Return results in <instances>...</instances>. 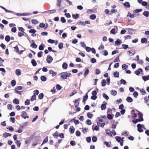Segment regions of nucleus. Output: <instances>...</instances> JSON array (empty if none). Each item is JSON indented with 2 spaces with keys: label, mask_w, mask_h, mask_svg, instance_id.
<instances>
[{
  "label": "nucleus",
  "mask_w": 149,
  "mask_h": 149,
  "mask_svg": "<svg viewBox=\"0 0 149 149\" xmlns=\"http://www.w3.org/2000/svg\"><path fill=\"white\" fill-rule=\"evenodd\" d=\"M60 75H61V78L62 79H65L67 78V77L70 76L71 73L69 72H63L61 73Z\"/></svg>",
  "instance_id": "f257e3e1"
},
{
  "label": "nucleus",
  "mask_w": 149,
  "mask_h": 149,
  "mask_svg": "<svg viewBox=\"0 0 149 149\" xmlns=\"http://www.w3.org/2000/svg\"><path fill=\"white\" fill-rule=\"evenodd\" d=\"M53 60L52 57L50 55H48L47 56L46 61L47 62L50 64L52 63Z\"/></svg>",
  "instance_id": "f03ea898"
},
{
  "label": "nucleus",
  "mask_w": 149,
  "mask_h": 149,
  "mask_svg": "<svg viewBox=\"0 0 149 149\" xmlns=\"http://www.w3.org/2000/svg\"><path fill=\"white\" fill-rule=\"evenodd\" d=\"M27 113L26 112L23 111L22 112L21 116L24 119H26V118H29V116H27Z\"/></svg>",
  "instance_id": "7ed1b4c3"
},
{
  "label": "nucleus",
  "mask_w": 149,
  "mask_h": 149,
  "mask_svg": "<svg viewBox=\"0 0 149 149\" xmlns=\"http://www.w3.org/2000/svg\"><path fill=\"white\" fill-rule=\"evenodd\" d=\"M141 125L140 124H138L137 125V127L138 131L139 132H143V130L142 129L141 127Z\"/></svg>",
  "instance_id": "20e7f679"
},
{
  "label": "nucleus",
  "mask_w": 149,
  "mask_h": 149,
  "mask_svg": "<svg viewBox=\"0 0 149 149\" xmlns=\"http://www.w3.org/2000/svg\"><path fill=\"white\" fill-rule=\"evenodd\" d=\"M143 72L142 69L141 68H139L137 70L135 71L134 73L137 75H139L140 73V72Z\"/></svg>",
  "instance_id": "39448f33"
},
{
  "label": "nucleus",
  "mask_w": 149,
  "mask_h": 149,
  "mask_svg": "<svg viewBox=\"0 0 149 149\" xmlns=\"http://www.w3.org/2000/svg\"><path fill=\"white\" fill-rule=\"evenodd\" d=\"M121 40L119 39H118L115 42V43L116 45H119L122 43Z\"/></svg>",
  "instance_id": "423d86ee"
},
{
  "label": "nucleus",
  "mask_w": 149,
  "mask_h": 149,
  "mask_svg": "<svg viewBox=\"0 0 149 149\" xmlns=\"http://www.w3.org/2000/svg\"><path fill=\"white\" fill-rule=\"evenodd\" d=\"M49 73L50 74L52 75L53 77L55 76L57 74L56 72H54L52 70H50L49 71Z\"/></svg>",
  "instance_id": "0eeeda50"
},
{
  "label": "nucleus",
  "mask_w": 149,
  "mask_h": 149,
  "mask_svg": "<svg viewBox=\"0 0 149 149\" xmlns=\"http://www.w3.org/2000/svg\"><path fill=\"white\" fill-rule=\"evenodd\" d=\"M114 115L113 114L111 115L110 114H108L107 115V118L109 120L112 119Z\"/></svg>",
  "instance_id": "6e6552de"
},
{
  "label": "nucleus",
  "mask_w": 149,
  "mask_h": 149,
  "mask_svg": "<svg viewBox=\"0 0 149 149\" xmlns=\"http://www.w3.org/2000/svg\"><path fill=\"white\" fill-rule=\"evenodd\" d=\"M31 63L33 66L35 67L37 65V63L36 61L34 59L31 60Z\"/></svg>",
  "instance_id": "1a4fd4ad"
},
{
  "label": "nucleus",
  "mask_w": 149,
  "mask_h": 149,
  "mask_svg": "<svg viewBox=\"0 0 149 149\" xmlns=\"http://www.w3.org/2000/svg\"><path fill=\"white\" fill-rule=\"evenodd\" d=\"M142 78L144 81H146L148 80H149V75H148L147 76H143L142 77Z\"/></svg>",
  "instance_id": "9d476101"
},
{
  "label": "nucleus",
  "mask_w": 149,
  "mask_h": 149,
  "mask_svg": "<svg viewBox=\"0 0 149 149\" xmlns=\"http://www.w3.org/2000/svg\"><path fill=\"white\" fill-rule=\"evenodd\" d=\"M88 93H87L85 95V96H83V102H85L86 100L88 99Z\"/></svg>",
  "instance_id": "9b49d317"
},
{
  "label": "nucleus",
  "mask_w": 149,
  "mask_h": 149,
  "mask_svg": "<svg viewBox=\"0 0 149 149\" xmlns=\"http://www.w3.org/2000/svg\"><path fill=\"white\" fill-rule=\"evenodd\" d=\"M13 102L14 104H18L19 103V101L17 99H15L13 100Z\"/></svg>",
  "instance_id": "f8f14e48"
},
{
  "label": "nucleus",
  "mask_w": 149,
  "mask_h": 149,
  "mask_svg": "<svg viewBox=\"0 0 149 149\" xmlns=\"http://www.w3.org/2000/svg\"><path fill=\"white\" fill-rule=\"evenodd\" d=\"M56 11L55 10H49L45 11L46 13H48L51 14L54 13L56 12Z\"/></svg>",
  "instance_id": "ddd939ff"
},
{
  "label": "nucleus",
  "mask_w": 149,
  "mask_h": 149,
  "mask_svg": "<svg viewBox=\"0 0 149 149\" xmlns=\"http://www.w3.org/2000/svg\"><path fill=\"white\" fill-rule=\"evenodd\" d=\"M45 45L43 43L41 44L39 47V49L40 50H43L44 49Z\"/></svg>",
  "instance_id": "4468645a"
},
{
  "label": "nucleus",
  "mask_w": 149,
  "mask_h": 149,
  "mask_svg": "<svg viewBox=\"0 0 149 149\" xmlns=\"http://www.w3.org/2000/svg\"><path fill=\"white\" fill-rule=\"evenodd\" d=\"M15 74L17 76H19L21 75V71L19 69H17L16 71Z\"/></svg>",
  "instance_id": "2eb2a0df"
},
{
  "label": "nucleus",
  "mask_w": 149,
  "mask_h": 149,
  "mask_svg": "<svg viewBox=\"0 0 149 149\" xmlns=\"http://www.w3.org/2000/svg\"><path fill=\"white\" fill-rule=\"evenodd\" d=\"M11 136V134L6 132H5L3 134V136L5 138H7L8 136Z\"/></svg>",
  "instance_id": "dca6fc26"
},
{
  "label": "nucleus",
  "mask_w": 149,
  "mask_h": 149,
  "mask_svg": "<svg viewBox=\"0 0 149 149\" xmlns=\"http://www.w3.org/2000/svg\"><path fill=\"white\" fill-rule=\"evenodd\" d=\"M143 15L146 17H148L149 15V12L147 11H145L143 12Z\"/></svg>",
  "instance_id": "f3484780"
},
{
  "label": "nucleus",
  "mask_w": 149,
  "mask_h": 149,
  "mask_svg": "<svg viewBox=\"0 0 149 149\" xmlns=\"http://www.w3.org/2000/svg\"><path fill=\"white\" fill-rule=\"evenodd\" d=\"M124 6L126 8H130V3L128 2H126L124 3Z\"/></svg>",
  "instance_id": "a211bd4d"
},
{
  "label": "nucleus",
  "mask_w": 149,
  "mask_h": 149,
  "mask_svg": "<svg viewBox=\"0 0 149 149\" xmlns=\"http://www.w3.org/2000/svg\"><path fill=\"white\" fill-rule=\"evenodd\" d=\"M119 74L118 72L116 71L113 73V76L115 77H118L119 76Z\"/></svg>",
  "instance_id": "6ab92c4d"
},
{
  "label": "nucleus",
  "mask_w": 149,
  "mask_h": 149,
  "mask_svg": "<svg viewBox=\"0 0 149 149\" xmlns=\"http://www.w3.org/2000/svg\"><path fill=\"white\" fill-rule=\"evenodd\" d=\"M72 17L74 19H77L79 17V15L77 13L74 14H72Z\"/></svg>",
  "instance_id": "aec40b11"
},
{
  "label": "nucleus",
  "mask_w": 149,
  "mask_h": 149,
  "mask_svg": "<svg viewBox=\"0 0 149 149\" xmlns=\"http://www.w3.org/2000/svg\"><path fill=\"white\" fill-rule=\"evenodd\" d=\"M97 124L99 126L101 127H104L105 125V123H101L100 122H97Z\"/></svg>",
  "instance_id": "412c9836"
},
{
  "label": "nucleus",
  "mask_w": 149,
  "mask_h": 149,
  "mask_svg": "<svg viewBox=\"0 0 149 149\" xmlns=\"http://www.w3.org/2000/svg\"><path fill=\"white\" fill-rule=\"evenodd\" d=\"M127 101L129 102H132L133 100L132 98L130 97H127L126 99Z\"/></svg>",
  "instance_id": "4be33fe9"
},
{
  "label": "nucleus",
  "mask_w": 149,
  "mask_h": 149,
  "mask_svg": "<svg viewBox=\"0 0 149 149\" xmlns=\"http://www.w3.org/2000/svg\"><path fill=\"white\" fill-rule=\"evenodd\" d=\"M48 141V136H47L43 140L41 145H43L45 143L47 142Z\"/></svg>",
  "instance_id": "5701e85b"
},
{
  "label": "nucleus",
  "mask_w": 149,
  "mask_h": 149,
  "mask_svg": "<svg viewBox=\"0 0 149 149\" xmlns=\"http://www.w3.org/2000/svg\"><path fill=\"white\" fill-rule=\"evenodd\" d=\"M144 100L145 101V103L149 107V102L148 101V98L146 96L144 97Z\"/></svg>",
  "instance_id": "b1692460"
},
{
  "label": "nucleus",
  "mask_w": 149,
  "mask_h": 149,
  "mask_svg": "<svg viewBox=\"0 0 149 149\" xmlns=\"http://www.w3.org/2000/svg\"><path fill=\"white\" fill-rule=\"evenodd\" d=\"M40 79L42 81H45L46 80L47 78L44 76H42L40 77Z\"/></svg>",
  "instance_id": "393cba45"
},
{
  "label": "nucleus",
  "mask_w": 149,
  "mask_h": 149,
  "mask_svg": "<svg viewBox=\"0 0 149 149\" xmlns=\"http://www.w3.org/2000/svg\"><path fill=\"white\" fill-rule=\"evenodd\" d=\"M36 100V96L35 95V93H34L33 95L31 97V101H33L34 100Z\"/></svg>",
  "instance_id": "a878e982"
},
{
  "label": "nucleus",
  "mask_w": 149,
  "mask_h": 149,
  "mask_svg": "<svg viewBox=\"0 0 149 149\" xmlns=\"http://www.w3.org/2000/svg\"><path fill=\"white\" fill-rule=\"evenodd\" d=\"M111 93L112 95L115 96L117 94V91L114 90H112L111 91Z\"/></svg>",
  "instance_id": "bb28decb"
},
{
  "label": "nucleus",
  "mask_w": 149,
  "mask_h": 149,
  "mask_svg": "<svg viewBox=\"0 0 149 149\" xmlns=\"http://www.w3.org/2000/svg\"><path fill=\"white\" fill-rule=\"evenodd\" d=\"M115 139L116 141L118 142H120L122 141L121 139V138L120 136H116L115 137Z\"/></svg>",
  "instance_id": "cd10ccee"
},
{
  "label": "nucleus",
  "mask_w": 149,
  "mask_h": 149,
  "mask_svg": "<svg viewBox=\"0 0 149 149\" xmlns=\"http://www.w3.org/2000/svg\"><path fill=\"white\" fill-rule=\"evenodd\" d=\"M18 147L19 148L21 145V143L19 141L17 140L15 142Z\"/></svg>",
  "instance_id": "c85d7f7f"
},
{
  "label": "nucleus",
  "mask_w": 149,
  "mask_h": 149,
  "mask_svg": "<svg viewBox=\"0 0 149 149\" xmlns=\"http://www.w3.org/2000/svg\"><path fill=\"white\" fill-rule=\"evenodd\" d=\"M106 105L105 104H102L100 107L101 110H105L106 108Z\"/></svg>",
  "instance_id": "c756f323"
},
{
  "label": "nucleus",
  "mask_w": 149,
  "mask_h": 149,
  "mask_svg": "<svg viewBox=\"0 0 149 149\" xmlns=\"http://www.w3.org/2000/svg\"><path fill=\"white\" fill-rule=\"evenodd\" d=\"M5 40L7 42H9L10 40V37L8 35H7L5 37Z\"/></svg>",
  "instance_id": "7c9ffc66"
},
{
  "label": "nucleus",
  "mask_w": 149,
  "mask_h": 149,
  "mask_svg": "<svg viewBox=\"0 0 149 149\" xmlns=\"http://www.w3.org/2000/svg\"><path fill=\"white\" fill-rule=\"evenodd\" d=\"M22 89V87L21 86H18L16 87L15 89V91H17L18 90H21Z\"/></svg>",
  "instance_id": "2f4dec72"
},
{
  "label": "nucleus",
  "mask_w": 149,
  "mask_h": 149,
  "mask_svg": "<svg viewBox=\"0 0 149 149\" xmlns=\"http://www.w3.org/2000/svg\"><path fill=\"white\" fill-rule=\"evenodd\" d=\"M90 18L91 19L94 20L96 18V16L95 14H92L90 16Z\"/></svg>",
  "instance_id": "473e14b6"
},
{
  "label": "nucleus",
  "mask_w": 149,
  "mask_h": 149,
  "mask_svg": "<svg viewBox=\"0 0 149 149\" xmlns=\"http://www.w3.org/2000/svg\"><path fill=\"white\" fill-rule=\"evenodd\" d=\"M68 65L66 63H64L62 65V67L63 68L66 69L67 68Z\"/></svg>",
  "instance_id": "72a5a7b5"
},
{
  "label": "nucleus",
  "mask_w": 149,
  "mask_h": 149,
  "mask_svg": "<svg viewBox=\"0 0 149 149\" xmlns=\"http://www.w3.org/2000/svg\"><path fill=\"white\" fill-rule=\"evenodd\" d=\"M102 96L103 97L107 100H108L109 99V96L105 93H103L102 94Z\"/></svg>",
  "instance_id": "f704fd0d"
},
{
  "label": "nucleus",
  "mask_w": 149,
  "mask_h": 149,
  "mask_svg": "<svg viewBox=\"0 0 149 149\" xmlns=\"http://www.w3.org/2000/svg\"><path fill=\"white\" fill-rule=\"evenodd\" d=\"M89 71L88 69H87L86 70L84 74V77H85L89 73Z\"/></svg>",
  "instance_id": "c9c22d12"
},
{
  "label": "nucleus",
  "mask_w": 149,
  "mask_h": 149,
  "mask_svg": "<svg viewBox=\"0 0 149 149\" xmlns=\"http://www.w3.org/2000/svg\"><path fill=\"white\" fill-rule=\"evenodd\" d=\"M132 95L135 98H137L138 96V93L136 91L134 92Z\"/></svg>",
  "instance_id": "e433bc0d"
},
{
  "label": "nucleus",
  "mask_w": 149,
  "mask_h": 149,
  "mask_svg": "<svg viewBox=\"0 0 149 149\" xmlns=\"http://www.w3.org/2000/svg\"><path fill=\"white\" fill-rule=\"evenodd\" d=\"M62 2L61 0H57V5L59 7L61 6V3Z\"/></svg>",
  "instance_id": "4c0bfd02"
},
{
  "label": "nucleus",
  "mask_w": 149,
  "mask_h": 149,
  "mask_svg": "<svg viewBox=\"0 0 149 149\" xmlns=\"http://www.w3.org/2000/svg\"><path fill=\"white\" fill-rule=\"evenodd\" d=\"M106 81L105 79L102 80V86H104L106 85Z\"/></svg>",
  "instance_id": "58836bf2"
},
{
  "label": "nucleus",
  "mask_w": 149,
  "mask_h": 149,
  "mask_svg": "<svg viewBox=\"0 0 149 149\" xmlns=\"http://www.w3.org/2000/svg\"><path fill=\"white\" fill-rule=\"evenodd\" d=\"M109 143L111 144V142H108L107 141H104V144L106 145L107 147L109 148L110 147L111 145L110 144H109Z\"/></svg>",
  "instance_id": "ea45409f"
},
{
  "label": "nucleus",
  "mask_w": 149,
  "mask_h": 149,
  "mask_svg": "<svg viewBox=\"0 0 149 149\" xmlns=\"http://www.w3.org/2000/svg\"><path fill=\"white\" fill-rule=\"evenodd\" d=\"M11 85L12 86H15L16 84V82L15 80H12L11 82Z\"/></svg>",
  "instance_id": "a19ab883"
},
{
  "label": "nucleus",
  "mask_w": 149,
  "mask_h": 149,
  "mask_svg": "<svg viewBox=\"0 0 149 149\" xmlns=\"http://www.w3.org/2000/svg\"><path fill=\"white\" fill-rule=\"evenodd\" d=\"M127 17H130L131 18H133L135 16L134 15H132L131 13H128Z\"/></svg>",
  "instance_id": "79ce46f5"
},
{
  "label": "nucleus",
  "mask_w": 149,
  "mask_h": 149,
  "mask_svg": "<svg viewBox=\"0 0 149 149\" xmlns=\"http://www.w3.org/2000/svg\"><path fill=\"white\" fill-rule=\"evenodd\" d=\"M106 134L108 135H110L112 137V136L111 134H110L111 131L109 130H106Z\"/></svg>",
  "instance_id": "37998d69"
},
{
  "label": "nucleus",
  "mask_w": 149,
  "mask_h": 149,
  "mask_svg": "<svg viewBox=\"0 0 149 149\" xmlns=\"http://www.w3.org/2000/svg\"><path fill=\"white\" fill-rule=\"evenodd\" d=\"M117 12V10L115 9L111 10L110 13H109V15H111L112 13H115Z\"/></svg>",
  "instance_id": "c03bdc74"
},
{
  "label": "nucleus",
  "mask_w": 149,
  "mask_h": 149,
  "mask_svg": "<svg viewBox=\"0 0 149 149\" xmlns=\"http://www.w3.org/2000/svg\"><path fill=\"white\" fill-rule=\"evenodd\" d=\"M128 65L125 64H123L122 66V68L123 70H125L128 68Z\"/></svg>",
  "instance_id": "a18cd8bd"
},
{
  "label": "nucleus",
  "mask_w": 149,
  "mask_h": 149,
  "mask_svg": "<svg viewBox=\"0 0 149 149\" xmlns=\"http://www.w3.org/2000/svg\"><path fill=\"white\" fill-rule=\"evenodd\" d=\"M142 10V9H136L135 10H134V13H139Z\"/></svg>",
  "instance_id": "49530a36"
},
{
  "label": "nucleus",
  "mask_w": 149,
  "mask_h": 149,
  "mask_svg": "<svg viewBox=\"0 0 149 149\" xmlns=\"http://www.w3.org/2000/svg\"><path fill=\"white\" fill-rule=\"evenodd\" d=\"M31 47L33 48H36L37 47V45L35 43H32L30 45Z\"/></svg>",
  "instance_id": "de8ad7c7"
},
{
  "label": "nucleus",
  "mask_w": 149,
  "mask_h": 149,
  "mask_svg": "<svg viewBox=\"0 0 149 149\" xmlns=\"http://www.w3.org/2000/svg\"><path fill=\"white\" fill-rule=\"evenodd\" d=\"M147 41V39L146 38H142L141 39V42L142 43H144Z\"/></svg>",
  "instance_id": "09e8293b"
},
{
  "label": "nucleus",
  "mask_w": 149,
  "mask_h": 149,
  "mask_svg": "<svg viewBox=\"0 0 149 149\" xmlns=\"http://www.w3.org/2000/svg\"><path fill=\"white\" fill-rule=\"evenodd\" d=\"M30 104V101L29 100L26 99L25 102V104L26 105H29Z\"/></svg>",
  "instance_id": "8fccbe9b"
},
{
  "label": "nucleus",
  "mask_w": 149,
  "mask_h": 149,
  "mask_svg": "<svg viewBox=\"0 0 149 149\" xmlns=\"http://www.w3.org/2000/svg\"><path fill=\"white\" fill-rule=\"evenodd\" d=\"M122 46L123 47V48L125 49H126L127 48H130V47H128V45H127L122 44Z\"/></svg>",
  "instance_id": "3c124183"
},
{
  "label": "nucleus",
  "mask_w": 149,
  "mask_h": 149,
  "mask_svg": "<svg viewBox=\"0 0 149 149\" xmlns=\"http://www.w3.org/2000/svg\"><path fill=\"white\" fill-rule=\"evenodd\" d=\"M61 21L63 23H65L66 22V20L64 17H61Z\"/></svg>",
  "instance_id": "603ef678"
},
{
  "label": "nucleus",
  "mask_w": 149,
  "mask_h": 149,
  "mask_svg": "<svg viewBox=\"0 0 149 149\" xmlns=\"http://www.w3.org/2000/svg\"><path fill=\"white\" fill-rule=\"evenodd\" d=\"M44 97V94L43 93H40L38 95V98L39 99H41L43 98Z\"/></svg>",
  "instance_id": "864d4df0"
},
{
  "label": "nucleus",
  "mask_w": 149,
  "mask_h": 149,
  "mask_svg": "<svg viewBox=\"0 0 149 149\" xmlns=\"http://www.w3.org/2000/svg\"><path fill=\"white\" fill-rule=\"evenodd\" d=\"M88 130V128H84L82 129V132L84 134H86L87 132V130Z\"/></svg>",
  "instance_id": "5fc2aeb1"
},
{
  "label": "nucleus",
  "mask_w": 149,
  "mask_h": 149,
  "mask_svg": "<svg viewBox=\"0 0 149 149\" xmlns=\"http://www.w3.org/2000/svg\"><path fill=\"white\" fill-rule=\"evenodd\" d=\"M92 141L93 142H95L97 141V138L95 136H93L92 138Z\"/></svg>",
  "instance_id": "6e6d98bb"
},
{
  "label": "nucleus",
  "mask_w": 149,
  "mask_h": 149,
  "mask_svg": "<svg viewBox=\"0 0 149 149\" xmlns=\"http://www.w3.org/2000/svg\"><path fill=\"white\" fill-rule=\"evenodd\" d=\"M70 131L71 133L73 134L74 131L75 129L74 127L70 128Z\"/></svg>",
  "instance_id": "4d7b16f0"
},
{
  "label": "nucleus",
  "mask_w": 149,
  "mask_h": 149,
  "mask_svg": "<svg viewBox=\"0 0 149 149\" xmlns=\"http://www.w3.org/2000/svg\"><path fill=\"white\" fill-rule=\"evenodd\" d=\"M148 3L146 1H143L142 2L141 5L142 6H147Z\"/></svg>",
  "instance_id": "13d9d810"
},
{
  "label": "nucleus",
  "mask_w": 149,
  "mask_h": 149,
  "mask_svg": "<svg viewBox=\"0 0 149 149\" xmlns=\"http://www.w3.org/2000/svg\"><path fill=\"white\" fill-rule=\"evenodd\" d=\"M58 133L56 131L53 134V136L55 138H57L58 137Z\"/></svg>",
  "instance_id": "bf43d9fd"
},
{
  "label": "nucleus",
  "mask_w": 149,
  "mask_h": 149,
  "mask_svg": "<svg viewBox=\"0 0 149 149\" xmlns=\"http://www.w3.org/2000/svg\"><path fill=\"white\" fill-rule=\"evenodd\" d=\"M63 43L60 42L58 44V48H59V49H61L63 48Z\"/></svg>",
  "instance_id": "052dcab7"
},
{
  "label": "nucleus",
  "mask_w": 149,
  "mask_h": 149,
  "mask_svg": "<svg viewBox=\"0 0 149 149\" xmlns=\"http://www.w3.org/2000/svg\"><path fill=\"white\" fill-rule=\"evenodd\" d=\"M121 84H123L124 85H125L126 83V81L123 79H121L120 81Z\"/></svg>",
  "instance_id": "680f3d73"
},
{
  "label": "nucleus",
  "mask_w": 149,
  "mask_h": 149,
  "mask_svg": "<svg viewBox=\"0 0 149 149\" xmlns=\"http://www.w3.org/2000/svg\"><path fill=\"white\" fill-rule=\"evenodd\" d=\"M36 32V31L34 29H31L29 31V32L30 33H35Z\"/></svg>",
  "instance_id": "e2e57ef3"
},
{
  "label": "nucleus",
  "mask_w": 149,
  "mask_h": 149,
  "mask_svg": "<svg viewBox=\"0 0 149 149\" xmlns=\"http://www.w3.org/2000/svg\"><path fill=\"white\" fill-rule=\"evenodd\" d=\"M80 43L81 45V46L82 47L85 48L86 47V44L84 42H81Z\"/></svg>",
  "instance_id": "0e129e2a"
},
{
  "label": "nucleus",
  "mask_w": 149,
  "mask_h": 149,
  "mask_svg": "<svg viewBox=\"0 0 149 149\" xmlns=\"http://www.w3.org/2000/svg\"><path fill=\"white\" fill-rule=\"evenodd\" d=\"M61 87L59 84H57L56 86V88L58 91L60 90L61 89Z\"/></svg>",
  "instance_id": "69168bd1"
},
{
  "label": "nucleus",
  "mask_w": 149,
  "mask_h": 149,
  "mask_svg": "<svg viewBox=\"0 0 149 149\" xmlns=\"http://www.w3.org/2000/svg\"><path fill=\"white\" fill-rule=\"evenodd\" d=\"M17 31L16 28L15 27H13L11 29V31L15 33Z\"/></svg>",
  "instance_id": "338daca9"
},
{
  "label": "nucleus",
  "mask_w": 149,
  "mask_h": 149,
  "mask_svg": "<svg viewBox=\"0 0 149 149\" xmlns=\"http://www.w3.org/2000/svg\"><path fill=\"white\" fill-rule=\"evenodd\" d=\"M86 141L88 143H89L91 141V138L90 136H88L86 138Z\"/></svg>",
  "instance_id": "774afa93"
}]
</instances>
